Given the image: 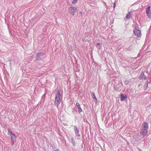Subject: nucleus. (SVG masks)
<instances>
[{
	"label": "nucleus",
	"instance_id": "12",
	"mask_svg": "<svg viewBox=\"0 0 151 151\" xmlns=\"http://www.w3.org/2000/svg\"><path fill=\"white\" fill-rule=\"evenodd\" d=\"M91 96H92V97L93 98L95 99V101H97V99L96 98V97L95 96V94L94 93H91Z\"/></svg>",
	"mask_w": 151,
	"mask_h": 151
},
{
	"label": "nucleus",
	"instance_id": "6",
	"mask_svg": "<svg viewBox=\"0 0 151 151\" xmlns=\"http://www.w3.org/2000/svg\"><path fill=\"white\" fill-rule=\"evenodd\" d=\"M133 32L138 37H140L141 36V32L139 30L135 29L133 31Z\"/></svg>",
	"mask_w": 151,
	"mask_h": 151
},
{
	"label": "nucleus",
	"instance_id": "14",
	"mask_svg": "<svg viewBox=\"0 0 151 151\" xmlns=\"http://www.w3.org/2000/svg\"><path fill=\"white\" fill-rule=\"evenodd\" d=\"M71 140L73 145L74 146H75L76 145V142H75L73 138V137L71 138Z\"/></svg>",
	"mask_w": 151,
	"mask_h": 151
},
{
	"label": "nucleus",
	"instance_id": "18",
	"mask_svg": "<svg viewBox=\"0 0 151 151\" xmlns=\"http://www.w3.org/2000/svg\"><path fill=\"white\" fill-rule=\"evenodd\" d=\"M128 82L127 81H126L125 82V84H128Z\"/></svg>",
	"mask_w": 151,
	"mask_h": 151
},
{
	"label": "nucleus",
	"instance_id": "3",
	"mask_svg": "<svg viewBox=\"0 0 151 151\" xmlns=\"http://www.w3.org/2000/svg\"><path fill=\"white\" fill-rule=\"evenodd\" d=\"M68 11L73 16L77 12V9L76 7H70L68 9Z\"/></svg>",
	"mask_w": 151,
	"mask_h": 151
},
{
	"label": "nucleus",
	"instance_id": "13",
	"mask_svg": "<svg viewBox=\"0 0 151 151\" xmlns=\"http://www.w3.org/2000/svg\"><path fill=\"white\" fill-rule=\"evenodd\" d=\"M132 12L131 11H130V12H129L127 14V15L126 16V18L127 19H129L130 17V16L131 15V13Z\"/></svg>",
	"mask_w": 151,
	"mask_h": 151
},
{
	"label": "nucleus",
	"instance_id": "9",
	"mask_svg": "<svg viewBox=\"0 0 151 151\" xmlns=\"http://www.w3.org/2000/svg\"><path fill=\"white\" fill-rule=\"evenodd\" d=\"M74 129L75 134H77L78 136H80V135L78 134V133L79 132V129L77 128L76 126H74Z\"/></svg>",
	"mask_w": 151,
	"mask_h": 151
},
{
	"label": "nucleus",
	"instance_id": "4",
	"mask_svg": "<svg viewBox=\"0 0 151 151\" xmlns=\"http://www.w3.org/2000/svg\"><path fill=\"white\" fill-rule=\"evenodd\" d=\"M45 57L44 54L43 53H40L37 54L36 56V60H38L44 59Z\"/></svg>",
	"mask_w": 151,
	"mask_h": 151
},
{
	"label": "nucleus",
	"instance_id": "7",
	"mask_svg": "<svg viewBox=\"0 0 151 151\" xmlns=\"http://www.w3.org/2000/svg\"><path fill=\"white\" fill-rule=\"evenodd\" d=\"M11 136L12 139V145H13L14 142L15 141L16 136L14 134H12Z\"/></svg>",
	"mask_w": 151,
	"mask_h": 151
},
{
	"label": "nucleus",
	"instance_id": "10",
	"mask_svg": "<svg viewBox=\"0 0 151 151\" xmlns=\"http://www.w3.org/2000/svg\"><path fill=\"white\" fill-rule=\"evenodd\" d=\"M76 105L78 108V111L79 113H80L82 111V109L81 108V106L80 104L78 103H76Z\"/></svg>",
	"mask_w": 151,
	"mask_h": 151
},
{
	"label": "nucleus",
	"instance_id": "20",
	"mask_svg": "<svg viewBox=\"0 0 151 151\" xmlns=\"http://www.w3.org/2000/svg\"><path fill=\"white\" fill-rule=\"evenodd\" d=\"M115 5H114V9L115 8Z\"/></svg>",
	"mask_w": 151,
	"mask_h": 151
},
{
	"label": "nucleus",
	"instance_id": "11",
	"mask_svg": "<svg viewBox=\"0 0 151 151\" xmlns=\"http://www.w3.org/2000/svg\"><path fill=\"white\" fill-rule=\"evenodd\" d=\"M127 98V97L126 95H124L121 94V101H123L125 99Z\"/></svg>",
	"mask_w": 151,
	"mask_h": 151
},
{
	"label": "nucleus",
	"instance_id": "5",
	"mask_svg": "<svg viewBox=\"0 0 151 151\" xmlns=\"http://www.w3.org/2000/svg\"><path fill=\"white\" fill-rule=\"evenodd\" d=\"M150 6H149L146 9V13L148 16L149 18L151 19V12L150 10Z\"/></svg>",
	"mask_w": 151,
	"mask_h": 151
},
{
	"label": "nucleus",
	"instance_id": "1",
	"mask_svg": "<svg viewBox=\"0 0 151 151\" xmlns=\"http://www.w3.org/2000/svg\"><path fill=\"white\" fill-rule=\"evenodd\" d=\"M62 98L61 91L60 90H58L57 91L56 95L55 102V105L57 107H58L59 104L61 102L60 98Z\"/></svg>",
	"mask_w": 151,
	"mask_h": 151
},
{
	"label": "nucleus",
	"instance_id": "17",
	"mask_svg": "<svg viewBox=\"0 0 151 151\" xmlns=\"http://www.w3.org/2000/svg\"><path fill=\"white\" fill-rule=\"evenodd\" d=\"M100 45V43H97L96 44V47H98L99 46V45Z\"/></svg>",
	"mask_w": 151,
	"mask_h": 151
},
{
	"label": "nucleus",
	"instance_id": "22",
	"mask_svg": "<svg viewBox=\"0 0 151 151\" xmlns=\"http://www.w3.org/2000/svg\"><path fill=\"white\" fill-rule=\"evenodd\" d=\"M115 90H116V91H118V90L117 89H116L115 88Z\"/></svg>",
	"mask_w": 151,
	"mask_h": 151
},
{
	"label": "nucleus",
	"instance_id": "19",
	"mask_svg": "<svg viewBox=\"0 0 151 151\" xmlns=\"http://www.w3.org/2000/svg\"><path fill=\"white\" fill-rule=\"evenodd\" d=\"M54 151H60V150H59L58 149H57L54 150Z\"/></svg>",
	"mask_w": 151,
	"mask_h": 151
},
{
	"label": "nucleus",
	"instance_id": "15",
	"mask_svg": "<svg viewBox=\"0 0 151 151\" xmlns=\"http://www.w3.org/2000/svg\"><path fill=\"white\" fill-rule=\"evenodd\" d=\"M7 130L8 132V135H10L11 136L12 135V134H13V133L12 132H11L10 131V129H7Z\"/></svg>",
	"mask_w": 151,
	"mask_h": 151
},
{
	"label": "nucleus",
	"instance_id": "21",
	"mask_svg": "<svg viewBox=\"0 0 151 151\" xmlns=\"http://www.w3.org/2000/svg\"><path fill=\"white\" fill-rule=\"evenodd\" d=\"M114 5H116L115 3V2H114Z\"/></svg>",
	"mask_w": 151,
	"mask_h": 151
},
{
	"label": "nucleus",
	"instance_id": "2",
	"mask_svg": "<svg viewBox=\"0 0 151 151\" xmlns=\"http://www.w3.org/2000/svg\"><path fill=\"white\" fill-rule=\"evenodd\" d=\"M148 129V123L146 122H144L142 126V129L140 132L141 133L142 135H146L147 134Z\"/></svg>",
	"mask_w": 151,
	"mask_h": 151
},
{
	"label": "nucleus",
	"instance_id": "8",
	"mask_svg": "<svg viewBox=\"0 0 151 151\" xmlns=\"http://www.w3.org/2000/svg\"><path fill=\"white\" fill-rule=\"evenodd\" d=\"M139 78L140 79H146V76L145 75L144 73L143 72H142L141 74L139 76Z\"/></svg>",
	"mask_w": 151,
	"mask_h": 151
},
{
	"label": "nucleus",
	"instance_id": "16",
	"mask_svg": "<svg viewBox=\"0 0 151 151\" xmlns=\"http://www.w3.org/2000/svg\"><path fill=\"white\" fill-rule=\"evenodd\" d=\"M78 0H74L72 2L73 4H75L77 1Z\"/></svg>",
	"mask_w": 151,
	"mask_h": 151
}]
</instances>
